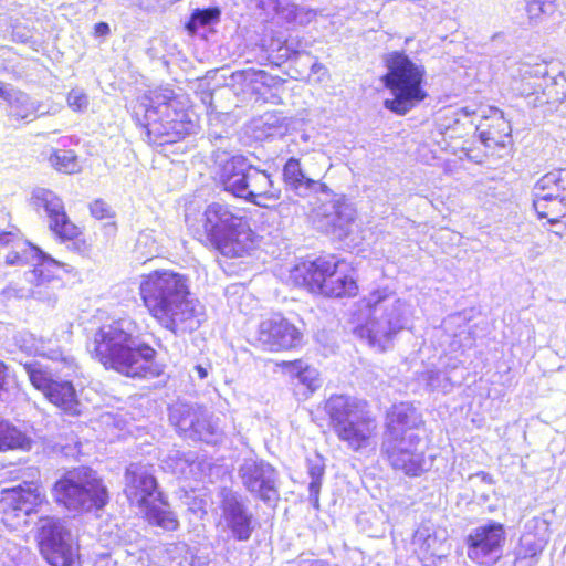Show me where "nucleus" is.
Here are the masks:
<instances>
[{
  "label": "nucleus",
  "mask_w": 566,
  "mask_h": 566,
  "mask_svg": "<svg viewBox=\"0 0 566 566\" xmlns=\"http://www.w3.org/2000/svg\"><path fill=\"white\" fill-rule=\"evenodd\" d=\"M421 422V416L412 405L408 402L395 405L387 415L384 438L405 436L407 432H416V429Z\"/></svg>",
  "instance_id": "nucleus-25"
},
{
  "label": "nucleus",
  "mask_w": 566,
  "mask_h": 566,
  "mask_svg": "<svg viewBox=\"0 0 566 566\" xmlns=\"http://www.w3.org/2000/svg\"><path fill=\"white\" fill-rule=\"evenodd\" d=\"M40 547L43 557L52 566H71L74 560L75 552L71 535L59 520H43Z\"/></svg>",
  "instance_id": "nucleus-19"
},
{
  "label": "nucleus",
  "mask_w": 566,
  "mask_h": 566,
  "mask_svg": "<svg viewBox=\"0 0 566 566\" xmlns=\"http://www.w3.org/2000/svg\"><path fill=\"white\" fill-rule=\"evenodd\" d=\"M30 382L40 391L44 392L52 384V368L38 360L21 363Z\"/></svg>",
  "instance_id": "nucleus-36"
},
{
  "label": "nucleus",
  "mask_w": 566,
  "mask_h": 566,
  "mask_svg": "<svg viewBox=\"0 0 566 566\" xmlns=\"http://www.w3.org/2000/svg\"><path fill=\"white\" fill-rule=\"evenodd\" d=\"M49 161L57 171L64 174H74L80 169L77 156L70 149L54 150L50 155Z\"/></svg>",
  "instance_id": "nucleus-38"
},
{
  "label": "nucleus",
  "mask_w": 566,
  "mask_h": 566,
  "mask_svg": "<svg viewBox=\"0 0 566 566\" xmlns=\"http://www.w3.org/2000/svg\"><path fill=\"white\" fill-rule=\"evenodd\" d=\"M380 450L392 469L409 476L429 471L434 460L433 455L426 454L424 443L417 432L384 438Z\"/></svg>",
  "instance_id": "nucleus-12"
},
{
  "label": "nucleus",
  "mask_w": 566,
  "mask_h": 566,
  "mask_svg": "<svg viewBox=\"0 0 566 566\" xmlns=\"http://www.w3.org/2000/svg\"><path fill=\"white\" fill-rule=\"evenodd\" d=\"M475 114L474 109H471L470 107H461L455 112L457 122L460 120V117H470Z\"/></svg>",
  "instance_id": "nucleus-51"
},
{
  "label": "nucleus",
  "mask_w": 566,
  "mask_h": 566,
  "mask_svg": "<svg viewBox=\"0 0 566 566\" xmlns=\"http://www.w3.org/2000/svg\"><path fill=\"white\" fill-rule=\"evenodd\" d=\"M526 531L522 534L515 552L539 560V557L547 545L546 531L548 525L545 520L533 518L525 525Z\"/></svg>",
  "instance_id": "nucleus-26"
},
{
  "label": "nucleus",
  "mask_w": 566,
  "mask_h": 566,
  "mask_svg": "<svg viewBox=\"0 0 566 566\" xmlns=\"http://www.w3.org/2000/svg\"><path fill=\"white\" fill-rule=\"evenodd\" d=\"M42 502V494L34 482H23L0 491V513L4 521L30 515Z\"/></svg>",
  "instance_id": "nucleus-21"
},
{
  "label": "nucleus",
  "mask_w": 566,
  "mask_h": 566,
  "mask_svg": "<svg viewBox=\"0 0 566 566\" xmlns=\"http://www.w3.org/2000/svg\"><path fill=\"white\" fill-rule=\"evenodd\" d=\"M537 563H538V560H536L532 557L518 554L517 552L514 551V562H513L512 566H536Z\"/></svg>",
  "instance_id": "nucleus-48"
},
{
  "label": "nucleus",
  "mask_w": 566,
  "mask_h": 566,
  "mask_svg": "<svg viewBox=\"0 0 566 566\" xmlns=\"http://www.w3.org/2000/svg\"><path fill=\"white\" fill-rule=\"evenodd\" d=\"M4 375H6V366L0 360V390L2 389V385H3V380H4Z\"/></svg>",
  "instance_id": "nucleus-55"
},
{
  "label": "nucleus",
  "mask_w": 566,
  "mask_h": 566,
  "mask_svg": "<svg viewBox=\"0 0 566 566\" xmlns=\"http://www.w3.org/2000/svg\"><path fill=\"white\" fill-rule=\"evenodd\" d=\"M251 129L256 139H266L275 136H282L285 126V117L276 113H264L251 123Z\"/></svg>",
  "instance_id": "nucleus-30"
},
{
  "label": "nucleus",
  "mask_w": 566,
  "mask_h": 566,
  "mask_svg": "<svg viewBox=\"0 0 566 566\" xmlns=\"http://www.w3.org/2000/svg\"><path fill=\"white\" fill-rule=\"evenodd\" d=\"M109 31V25L106 22H98L95 25V32L97 35H107Z\"/></svg>",
  "instance_id": "nucleus-52"
},
{
  "label": "nucleus",
  "mask_w": 566,
  "mask_h": 566,
  "mask_svg": "<svg viewBox=\"0 0 566 566\" xmlns=\"http://www.w3.org/2000/svg\"><path fill=\"white\" fill-rule=\"evenodd\" d=\"M210 366H203V365H196L193 368V371L196 373L197 377L201 380L206 379L209 375Z\"/></svg>",
  "instance_id": "nucleus-50"
},
{
  "label": "nucleus",
  "mask_w": 566,
  "mask_h": 566,
  "mask_svg": "<svg viewBox=\"0 0 566 566\" xmlns=\"http://www.w3.org/2000/svg\"><path fill=\"white\" fill-rule=\"evenodd\" d=\"M30 439L15 427L0 420V451L28 449Z\"/></svg>",
  "instance_id": "nucleus-37"
},
{
  "label": "nucleus",
  "mask_w": 566,
  "mask_h": 566,
  "mask_svg": "<svg viewBox=\"0 0 566 566\" xmlns=\"http://www.w3.org/2000/svg\"><path fill=\"white\" fill-rule=\"evenodd\" d=\"M475 129L480 142L486 148L505 147L511 142L510 120L497 108H489V114L482 116Z\"/></svg>",
  "instance_id": "nucleus-23"
},
{
  "label": "nucleus",
  "mask_w": 566,
  "mask_h": 566,
  "mask_svg": "<svg viewBox=\"0 0 566 566\" xmlns=\"http://www.w3.org/2000/svg\"><path fill=\"white\" fill-rule=\"evenodd\" d=\"M285 368L292 377L297 379L298 384L306 388L308 394L314 392L322 385L318 371L302 360L287 361Z\"/></svg>",
  "instance_id": "nucleus-32"
},
{
  "label": "nucleus",
  "mask_w": 566,
  "mask_h": 566,
  "mask_svg": "<svg viewBox=\"0 0 566 566\" xmlns=\"http://www.w3.org/2000/svg\"><path fill=\"white\" fill-rule=\"evenodd\" d=\"M136 244L138 248H140L142 245H144L145 248H148L147 251H145V253H147V254H153V252L156 251L155 240L153 239L150 232H140L137 238Z\"/></svg>",
  "instance_id": "nucleus-47"
},
{
  "label": "nucleus",
  "mask_w": 566,
  "mask_h": 566,
  "mask_svg": "<svg viewBox=\"0 0 566 566\" xmlns=\"http://www.w3.org/2000/svg\"><path fill=\"white\" fill-rule=\"evenodd\" d=\"M124 493L134 506H137L145 520L166 531H176L179 522L170 510L169 503L158 490L151 467L143 463H130L124 476Z\"/></svg>",
  "instance_id": "nucleus-6"
},
{
  "label": "nucleus",
  "mask_w": 566,
  "mask_h": 566,
  "mask_svg": "<svg viewBox=\"0 0 566 566\" xmlns=\"http://www.w3.org/2000/svg\"><path fill=\"white\" fill-rule=\"evenodd\" d=\"M301 332L281 314L263 318L258 328V340L268 350L279 352L296 347Z\"/></svg>",
  "instance_id": "nucleus-22"
},
{
  "label": "nucleus",
  "mask_w": 566,
  "mask_h": 566,
  "mask_svg": "<svg viewBox=\"0 0 566 566\" xmlns=\"http://www.w3.org/2000/svg\"><path fill=\"white\" fill-rule=\"evenodd\" d=\"M446 541L447 531L427 522L415 531L412 544L423 555L441 558L447 554Z\"/></svg>",
  "instance_id": "nucleus-27"
},
{
  "label": "nucleus",
  "mask_w": 566,
  "mask_h": 566,
  "mask_svg": "<svg viewBox=\"0 0 566 566\" xmlns=\"http://www.w3.org/2000/svg\"><path fill=\"white\" fill-rule=\"evenodd\" d=\"M186 222L199 242L216 249L224 256H241L252 250L255 243V234L248 218L239 208L228 203L208 205L200 219L195 222L186 213Z\"/></svg>",
  "instance_id": "nucleus-4"
},
{
  "label": "nucleus",
  "mask_w": 566,
  "mask_h": 566,
  "mask_svg": "<svg viewBox=\"0 0 566 566\" xmlns=\"http://www.w3.org/2000/svg\"><path fill=\"white\" fill-rule=\"evenodd\" d=\"M139 295L148 314L177 337L190 335L206 321L205 305L192 295L190 279L171 270L140 276Z\"/></svg>",
  "instance_id": "nucleus-1"
},
{
  "label": "nucleus",
  "mask_w": 566,
  "mask_h": 566,
  "mask_svg": "<svg viewBox=\"0 0 566 566\" xmlns=\"http://www.w3.org/2000/svg\"><path fill=\"white\" fill-rule=\"evenodd\" d=\"M34 291L28 287H18L14 284H10L7 287L2 290V295L10 300V298H23L29 297L31 295H34Z\"/></svg>",
  "instance_id": "nucleus-44"
},
{
  "label": "nucleus",
  "mask_w": 566,
  "mask_h": 566,
  "mask_svg": "<svg viewBox=\"0 0 566 566\" xmlns=\"http://www.w3.org/2000/svg\"><path fill=\"white\" fill-rule=\"evenodd\" d=\"M350 272L348 263L331 255L296 265L292 277L313 293L327 297H346L356 295L358 291Z\"/></svg>",
  "instance_id": "nucleus-9"
},
{
  "label": "nucleus",
  "mask_w": 566,
  "mask_h": 566,
  "mask_svg": "<svg viewBox=\"0 0 566 566\" xmlns=\"http://www.w3.org/2000/svg\"><path fill=\"white\" fill-rule=\"evenodd\" d=\"M59 356H61V363L63 364V367L60 368L59 371L66 377L75 374L77 367L73 357L62 356L61 354L53 353L51 356H49V358L52 360H56Z\"/></svg>",
  "instance_id": "nucleus-45"
},
{
  "label": "nucleus",
  "mask_w": 566,
  "mask_h": 566,
  "mask_svg": "<svg viewBox=\"0 0 566 566\" xmlns=\"http://www.w3.org/2000/svg\"><path fill=\"white\" fill-rule=\"evenodd\" d=\"M90 211L96 219H104L109 217L111 208L105 201L95 200L91 203Z\"/></svg>",
  "instance_id": "nucleus-46"
},
{
  "label": "nucleus",
  "mask_w": 566,
  "mask_h": 566,
  "mask_svg": "<svg viewBox=\"0 0 566 566\" xmlns=\"http://www.w3.org/2000/svg\"><path fill=\"white\" fill-rule=\"evenodd\" d=\"M6 263L8 265H22L31 263L33 270L25 273V280L40 286L55 275V270L60 266V262L42 252L39 248L29 243L22 242L15 250L10 251L6 255Z\"/></svg>",
  "instance_id": "nucleus-20"
},
{
  "label": "nucleus",
  "mask_w": 566,
  "mask_h": 566,
  "mask_svg": "<svg viewBox=\"0 0 566 566\" xmlns=\"http://www.w3.org/2000/svg\"><path fill=\"white\" fill-rule=\"evenodd\" d=\"M325 412L337 437L354 451L367 448L375 436L377 423L365 410V405L345 395H333L325 402Z\"/></svg>",
  "instance_id": "nucleus-10"
},
{
  "label": "nucleus",
  "mask_w": 566,
  "mask_h": 566,
  "mask_svg": "<svg viewBox=\"0 0 566 566\" xmlns=\"http://www.w3.org/2000/svg\"><path fill=\"white\" fill-rule=\"evenodd\" d=\"M8 103L10 106V115L17 120L35 117V114L40 109L39 102L18 90L14 91Z\"/></svg>",
  "instance_id": "nucleus-35"
},
{
  "label": "nucleus",
  "mask_w": 566,
  "mask_h": 566,
  "mask_svg": "<svg viewBox=\"0 0 566 566\" xmlns=\"http://www.w3.org/2000/svg\"><path fill=\"white\" fill-rule=\"evenodd\" d=\"M14 345L28 355L43 356V343L33 334L28 332H19L14 335Z\"/></svg>",
  "instance_id": "nucleus-41"
},
{
  "label": "nucleus",
  "mask_w": 566,
  "mask_h": 566,
  "mask_svg": "<svg viewBox=\"0 0 566 566\" xmlns=\"http://www.w3.org/2000/svg\"><path fill=\"white\" fill-rule=\"evenodd\" d=\"M170 421L185 437L216 444L222 438L219 418L199 405L180 403L170 409Z\"/></svg>",
  "instance_id": "nucleus-14"
},
{
  "label": "nucleus",
  "mask_w": 566,
  "mask_h": 566,
  "mask_svg": "<svg viewBox=\"0 0 566 566\" xmlns=\"http://www.w3.org/2000/svg\"><path fill=\"white\" fill-rule=\"evenodd\" d=\"M412 316L409 303L388 289H377L359 301L357 319L361 323L354 332L370 347L385 352L398 333L410 327Z\"/></svg>",
  "instance_id": "nucleus-5"
},
{
  "label": "nucleus",
  "mask_w": 566,
  "mask_h": 566,
  "mask_svg": "<svg viewBox=\"0 0 566 566\" xmlns=\"http://www.w3.org/2000/svg\"><path fill=\"white\" fill-rule=\"evenodd\" d=\"M219 182L224 191L262 208L280 198L281 191L274 187L271 175L242 155L232 156L221 165Z\"/></svg>",
  "instance_id": "nucleus-8"
},
{
  "label": "nucleus",
  "mask_w": 566,
  "mask_h": 566,
  "mask_svg": "<svg viewBox=\"0 0 566 566\" xmlns=\"http://www.w3.org/2000/svg\"><path fill=\"white\" fill-rule=\"evenodd\" d=\"M505 539L503 524L488 522L480 525L467 537L468 557L478 565L492 566L502 557Z\"/></svg>",
  "instance_id": "nucleus-17"
},
{
  "label": "nucleus",
  "mask_w": 566,
  "mask_h": 566,
  "mask_svg": "<svg viewBox=\"0 0 566 566\" xmlns=\"http://www.w3.org/2000/svg\"><path fill=\"white\" fill-rule=\"evenodd\" d=\"M67 105L75 112H83L88 106V96L80 88H73L67 94Z\"/></svg>",
  "instance_id": "nucleus-43"
},
{
  "label": "nucleus",
  "mask_w": 566,
  "mask_h": 566,
  "mask_svg": "<svg viewBox=\"0 0 566 566\" xmlns=\"http://www.w3.org/2000/svg\"><path fill=\"white\" fill-rule=\"evenodd\" d=\"M421 379L430 390H441L448 392L452 389L453 382L447 370L427 369L421 374Z\"/></svg>",
  "instance_id": "nucleus-39"
},
{
  "label": "nucleus",
  "mask_w": 566,
  "mask_h": 566,
  "mask_svg": "<svg viewBox=\"0 0 566 566\" xmlns=\"http://www.w3.org/2000/svg\"><path fill=\"white\" fill-rule=\"evenodd\" d=\"M332 209L333 211L327 216L332 232L337 238L344 239L352 231L356 211L350 203L339 200L333 203Z\"/></svg>",
  "instance_id": "nucleus-29"
},
{
  "label": "nucleus",
  "mask_w": 566,
  "mask_h": 566,
  "mask_svg": "<svg viewBox=\"0 0 566 566\" xmlns=\"http://www.w3.org/2000/svg\"><path fill=\"white\" fill-rule=\"evenodd\" d=\"M238 476L244 489L264 503L277 500V471L273 465L255 457L243 458L238 467Z\"/></svg>",
  "instance_id": "nucleus-16"
},
{
  "label": "nucleus",
  "mask_w": 566,
  "mask_h": 566,
  "mask_svg": "<svg viewBox=\"0 0 566 566\" xmlns=\"http://www.w3.org/2000/svg\"><path fill=\"white\" fill-rule=\"evenodd\" d=\"M43 394L52 403L65 412L71 415L78 413L76 391L70 380H53Z\"/></svg>",
  "instance_id": "nucleus-28"
},
{
  "label": "nucleus",
  "mask_w": 566,
  "mask_h": 566,
  "mask_svg": "<svg viewBox=\"0 0 566 566\" xmlns=\"http://www.w3.org/2000/svg\"><path fill=\"white\" fill-rule=\"evenodd\" d=\"M193 117V112L167 87L145 94L134 107V118L155 145L174 144L195 134L198 124Z\"/></svg>",
  "instance_id": "nucleus-3"
},
{
  "label": "nucleus",
  "mask_w": 566,
  "mask_h": 566,
  "mask_svg": "<svg viewBox=\"0 0 566 566\" xmlns=\"http://www.w3.org/2000/svg\"><path fill=\"white\" fill-rule=\"evenodd\" d=\"M220 10L218 8L197 9L192 12L187 29L193 33L200 27L213 24L220 19Z\"/></svg>",
  "instance_id": "nucleus-40"
},
{
  "label": "nucleus",
  "mask_w": 566,
  "mask_h": 566,
  "mask_svg": "<svg viewBox=\"0 0 566 566\" xmlns=\"http://www.w3.org/2000/svg\"><path fill=\"white\" fill-rule=\"evenodd\" d=\"M217 497L221 521L231 536L239 542L249 541L254 531V515L247 499L230 488H221Z\"/></svg>",
  "instance_id": "nucleus-15"
},
{
  "label": "nucleus",
  "mask_w": 566,
  "mask_h": 566,
  "mask_svg": "<svg viewBox=\"0 0 566 566\" xmlns=\"http://www.w3.org/2000/svg\"><path fill=\"white\" fill-rule=\"evenodd\" d=\"M135 332L133 319L125 317L113 321L94 333L87 348L107 369L132 378L157 377L160 371L154 364L156 350L138 342Z\"/></svg>",
  "instance_id": "nucleus-2"
},
{
  "label": "nucleus",
  "mask_w": 566,
  "mask_h": 566,
  "mask_svg": "<svg viewBox=\"0 0 566 566\" xmlns=\"http://www.w3.org/2000/svg\"><path fill=\"white\" fill-rule=\"evenodd\" d=\"M539 71L534 66L523 64L518 69L521 80H515L512 90L527 98L535 88L542 87L546 77L538 76Z\"/></svg>",
  "instance_id": "nucleus-34"
},
{
  "label": "nucleus",
  "mask_w": 566,
  "mask_h": 566,
  "mask_svg": "<svg viewBox=\"0 0 566 566\" xmlns=\"http://www.w3.org/2000/svg\"><path fill=\"white\" fill-rule=\"evenodd\" d=\"M53 496L70 511H92L108 502L107 488L97 473L87 467L67 472L55 482Z\"/></svg>",
  "instance_id": "nucleus-11"
},
{
  "label": "nucleus",
  "mask_w": 566,
  "mask_h": 566,
  "mask_svg": "<svg viewBox=\"0 0 566 566\" xmlns=\"http://www.w3.org/2000/svg\"><path fill=\"white\" fill-rule=\"evenodd\" d=\"M388 72L384 75L385 86L391 92L384 105L397 115H405L428 96L423 88L426 70L415 63L403 51H394L386 56Z\"/></svg>",
  "instance_id": "nucleus-7"
},
{
  "label": "nucleus",
  "mask_w": 566,
  "mask_h": 566,
  "mask_svg": "<svg viewBox=\"0 0 566 566\" xmlns=\"http://www.w3.org/2000/svg\"><path fill=\"white\" fill-rule=\"evenodd\" d=\"M556 10L555 0H527L526 11L531 20H538L542 15H551Z\"/></svg>",
  "instance_id": "nucleus-42"
},
{
  "label": "nucleus",
  "mask_w": 566,
  "mask_h": 566,
  "mask_svg": "<svg viewBox=\"0 0 566 566\" xmlns=\"http://www.w3.org/2000/svg\"><path fill=\"white\" fill-rule=\"evenodd\" d=\"M32 207L40 212L43 210L49 221L50 230L61 240L69 241L80 234V229L69 218L64 202L54 191L46 188H35L31 195Z\"/></svg>",
  "instance_id": "nucleus-18"
},
{
  "label": "nucleus",
  "mask_w": 566,
  "mask_h": 566,
  "mask_svg": "<svg viewBox=\"0 0 566 566\" xmlns=\"http://www.w3.org/2000/svg\"><path fill=\"white\" fill-rule=\"evenodd\" d=\"M11 233L9 232H1L0 233V244L7 245L11 240Z\"/></svg>",
  "instance_id": "nucleus-54"
},
{
  "label": "nucleus",
  "mask_w": 566,
  "mask_h": 566,
  "mask_svg": "<svg viewBox=\"0 0 566 566\" xmlns=\"http://www.w3.org/2000/svg\"><path fill=\"white\" fill-rule=\"evenodd\" d=\"M285 45H286L287 50H291L293 52H300L303 50V48L300 43H297V45H294L293 39L286 40Z\"/></svg>",
  "instance_id": "nucleus-53"
},
{
  "label": "nucleus",
  "mask_w": 566,
  "mask_h": 566,
  "mask_svg": "<svg viewBox=\"0 0 566 566\" xmlns=\"http://www.w3.org/2000/svg\"><path fill=\"white\" fill-rule=\"evenodd\" d=\"M307 474L310 476L308 483V501L313 507L319 509V493L322 481L325 474V461L319 454L306 459Z\"/></svg>",
  "instance_id": "nucleus-31"
},
{
  "label": "nucleus",
  "mask_w": 566,
  "mask_h": 566,
  "mask_svg": "<svg viewBox=\"0 0 566 566\" xmlns=\"http://www.w3.org/2000/svg\"><path fill=\"white\" fill-rule=\"evenodd\" d=\"M283 182L287 190L300 197H307L317 192L318 179L315 174L307 171L300 159L291 157L283 166Z\"/></svg>",
  "instance_id": "nucleus-24"
},
{
  "label": "nucleus",
  "mask_w": 566,
  "mask_h": 566,
  "mask_svg": "<svg viewBox=\"0 0 566 566\" xmlns=\"http://www.w3.org/2000/svg\"><path fill=\"white\" fill-rule=\"evenodd\" d=\"M14 91L15 88H13L11 85L0 82V97L4 101L8 102L14 93Z\"/></svg>",
  "instance_id": "nucleus-49"
},
{
  "label": "nucleus",
  "mask_w": 566,
  "mask_h": 566,
  "mask_svg": "<svg viewBox=\"0 0 566 566\" xmlns=\"http://www.w3.org/2000/svg\"><path fill=\"white\" fill-rule=\"evenodd\" d=\"M322 191V192H326L328 190L327 186L325 184H321L318 181V187H317V191Z\"/></svg>",
  "instance_id": "nucleus-56"
},
{
  "label": "nucleus",
  "mask_w": 566,
  "mask_h": 566,
  "mask_svg": "<svg viewBox=\"0 0 566 566\" xmlns=\"http://www.w3.org/2000/svg\"><path fill=\"white\" fill-rule=\"evenodd\" d=\"M564 99V93L557 91V83L553 78H545L543 86L535 88L526 98L527 105L534 108L544 105H556Z\"/></svg>",
  "instance_id": "nucleus-33"
},
{
  "label": "nucleus",
  "mask_w": 566,
  "mask_h": 566,
  "mask_svg": "<svg viewBox=\"0 0 566 566\" xmlns=\"http://www.w3.org/2000/svg\"><path fill=\"white\" fill-rule=\"evenodd\" d=\"M533 207L551 224H566V169L542 176L533 187Z\"/></svg>",
  "instance_id": "nucleus-13"
}]
</instances>
